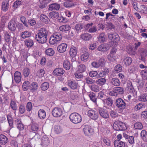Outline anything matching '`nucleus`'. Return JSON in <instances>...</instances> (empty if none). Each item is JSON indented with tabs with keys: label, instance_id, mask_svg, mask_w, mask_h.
Wrapping results in <instances>:
<instances>
[{
	"label": "nucleus",
	"instance_id": "nucleus-57",
	"mask_svg": "<svg viewBox=\"0 0 147 147\" xmlns=\"http://www.w3.org/2000/svg\"><path fill=\"white\" fill-rule=\"evenodd\" d=\"M25 108L24 105L21 104L19 107V112L21 114L24 113L25 111Z\"/></svg>",
	"mask_w": 147,
	"mask_h": 147
},
{
	"label": "nucleus",
	"instance_id": "nucleus-1",
	"mask_svg": "<svg viewBox=\"0 0 147 147\" xmlns=\"http://www.w3.org/2000/svg\"><path fill=\"white\" fill-rule=\"evenodd\" d=\"M48 31L45 28H41L38 30L36 37V40L39 43H44L47 40Z\"/></svg>",
	"mask_w": 147,
	"mask_h": 147
},
{
	"label": "nucleus",
	"instance_id": "nucleus-32",
	"mask_svg": "<svg viewBox=\"0 0 147 147\" xmlns=\"http://www.w3.org/2000/svg\"><path fill=\"white\" fill-rule=\"evenodd\" d=\"M114 146L115 147H125V143L120 141H115L114 142Z\"/></svg>",
	"mask_w": 147,
	"mask_h": 147
},
{
	"label": "nucleus",
	"instance_id": "nucleus-13",
	"mask_svg": "<svg viewBox=\"0 0 147 147\" xmlns=\"http://www.w3.org/2000/svg\"><path fill=\"white\" fill-rule=\"evenodd\" d=\"M16 20L15 19H12L8 24L9 29L12 31L16 30Z\"/></svg>",
	"mask_w": 147,
	"mask_h": 147
},
{
	"label": "nucleus",
	"instance_id": "nucleus-26",
	"mask_svg": "<svg viewBox=\"0 0 147 147\" xmlns=\"http://www.w3.org/2000/svg\"><path fill=\"white\" fill-rule=\"evenodd\" d=\"M38 115L40 119H43L46 117V113L45 111L43 109H40L38 111Z\"/></svg>",
	"mask_w": 147,
	"mask_h": 147
},
{
	"label": "nucleus",
	"instance_id": "nucleus-58",
	"mask_svg": "<svg viewBox=\"0 0 147 147\" xmlns=\"http://www.w3.org/2000/svg\"><path fill=\"white\" fill-rule=\"evenodd\" d=\"M30 72V71L29 69L27 68H25L23 70V74L25 77H28Z\"/></svg>",
	"mask_w": 147,
	"mask_h": 147
},
{
	"label": "nucleus",
	"instance_id": "nucleus-31",
	"mask_svg": "<svg viewBox=\"0 0 147 147\" xmlns=\"http://www.w3.org/2000/svg\"><path fill=\"white\" fill-rule=\"evenodd\" d=\"M139 53L141 57V59H143L147 55V51L145 49H142L140 50Z\"/></svg>",
	"mask_w": 147,
	"mask_h": 147
},
{
	"label": "nucleus",
	"instance_id": "nucleus-48",
	"mask_svg": "<svg viewBox=\"0 0 147 147\" xmlns=\"http://www.w3.org/2000/svg\"><path fill=\"white\" fill-rule=\"evenodd\" d=\"M142 79L144 80L147 79V70H142L140 72Z\"/></svg>",
	"mask_w": 147,
	"mask_h": 147
},
{
	"label": "nucleus",
	"instance_id": "nucleus-47",
	"mask_svg": "<svg viewBox=\"0 0 147 147\" xmlns=\"http://www.w3.org/2000/svg\"><path fill=\"white\" fill-rule=\"evenodd\" d=\"M30 82L28 81H25L22 85L23 89L24 91H26L28 88Z\"/></svg>",
	"mask_w": 147,
	"mask_h": 147
},
{
	"label": "nucleus",
	"instance_id": "nucleus-4",
	"mask_svg": "<svg viewBox=\"0 0 147 147\" xmlns=\"http://www.w3.org/2000/svg\"><path fill=\"white\" fill-rule=\"evenodd\" d=\"M71 121L74 123H78L82 120L81 116L78 113H71L69 116Z\"/></svg>",
	"mask_w": 147,
	"mask_h": 147
},
{
	"label": "nucleus",
	"instance_id": "nucleus-56",
	"mask_svg": "<svg viewBox=\"0 0 147 147\" xmlns=\"http://www.w3.org/2000/svg\"><path fill=\"white\" fill-rule=\"evenodd\" d=\"M111 116L113 118H115L118 116L117 113L115 111L112 110L110 112Z\"/></svg>",
	"mask_w": 147,
	"mask_h": 147
},
{
	"label": "nucleus",
	"instance_id": "nucleus-34",
	"mask_svg": "<svg viewBox=\"0 0 147 147\" xmlns=\"http://www.w3.org/2000/svg\"><path fill=\"white\" fill-rule=\"evenodd\" d=\"M40 20L46 24L48 23L49 22V20L46 15L42 14L40 16Z\"/></svg>",
	"mask_w": 147,
	"mask_h": 147
},
{
	"label": "nucleus",
	"instance_id": "nucleus-12",
	"mask_svg": "<svg viewBox=\"0 0 147 147\" xmlns=\"http://www.w3.org/2000/svg\"><path fill=\"white\" fill-rule=\"evenodd\" d=\"M109 38L111 40L117 42L119 40V37L118 34L116 33H109L108 34Z\"/></svg>",
	"mask_w": 147,
	"mask_h": 147
},
{
	"label": "nucleus",
	"instance_id": "nucleus-14",
	"mask_svg": "<svg viewBox=\"0 0 147 147\" xmlns=\"http://www.w3.org/2000/svg\"><path fill=\"white\" fill-rule=\"evenodd\" d=\"M64 70L63 68H59L55 69L53 72V74L55 76H60L64 73Z\"/></svg>",
	"mask_w": 147,
	"mask_h": 147
},
{
	"label": "nucleus",
	"instance_id": "nucleus-63",
	"mask_svg": "<svg viewBox=\"0 0 147 147\" xmlns=\"http://www.w3.org/2000/svg\"><path fill=\"white\" fill-rule=\"evenodd\" d=\"M107 58L110 61H113L115 60V55L110 53L108 55Z\"/></svg>",
	"mask_w": 147,
	"mask_h": 147
},
{
	"label": "nucleus",
	"instance_id": "nucleus-11",
	"mask_svg": "<svg viewBox=\"0 0 147 147\" xmlns=\"http://www.w3.org/2000/svg\"><path fill=\"white\" fill-rule=\"evenodd\" d=\"M99 112L100 115L103 118L107 119L109 117V114L106 110L101 109H99Z\"/></svg>",
	"mask_w": 147,
	"mask_h": 147
},
{
	"label": "nucleus",
	"instance_id": "nucleus-23",
	"mask_svg": "<svg viewBox=\"0 0 147 147\" xmlns=\"http://www.w3.org/2000/svg\"><path fill=\"white\" fill-rule=\"evenodd\" d=\"M98 50L101 51H106L109 49L107 45L105 44H102L100 45L98 48Z\"/></svg>",
	"mask_w": 147,
	"mask_h": 147
},
{
	"label": "nucleus",
	"instance_id": "nucleus-43",
	"mask_svg": "<svg viewBox=\"0 0 147 147\" xmlns=\"http://www.w3.org/2000/svg\"><path fill=\"white\" fill-rule=\"evenodd\" d=\"M4 38L6 42L8 43L11 42V36L8 33L6 32L5 34Z\"/></svg>",
	"mask_w": 147,
	"mask_h": 147
},
{
	"label": "nucleus",
	"instance_id": "nucleus-60",
	"mask_svg": "<svg viewBox=\"0 0 147 147\" xmlns=\"http://www.w3.org/2000/svg\"><path fill=\"white\" fill-rule=\"evenodd\" d=\"M90 88L94 92H97L99 90V87L94 84L91 85Z\"/></svg>",
	"mask_w": 147,
	"mask_h": 147
},
{
	"label": "nucleus",
	"instance_id": "nucleus-64",
	"mask_svg": "<svg viewBox=\"0 0 147 147\" xmlns=\"http://www.w3.org/2000/svg\"><path fill=\"white\" fill-rule=\"evenodd\" d=\"M20 19L24 24L26 27H28V25L26 23L27 20L25 18L24 16H21L20 17Z\"/></svg>",
	"mask_w": 147,
	"mask_h": 147
},
{
	"label": "nucleus",
	"instance_id": "nucleus-3",
	"mask_svg": "<svg viewBox=\"0 0 147 147\" xmlns=\"http://www.w3.org/2000/svg\"><path fill=\"white\" fill-rule=\"evenodd\" d=\"M113 128L116 130H125L127 128L125 123L119 121H115L113 125Z\"/></svg>",
	"mask_w": 147,
	"mask_h": 147
},
{
	"label": "nucleus",
	"instance_id": "nucleus-62",
	"mask_svg": "<svg viewBox=\"0 0 147 147\" xmlns=\"http://www.w3.org/2000/svg\"><path fill=\"white\" fill-rule=\"evenodd\" d=\"M31 129L34 131H37L38 129V126L37 124H33L32 125Z\"/></svg>",
	"mask_w": 147,
	"mask_h": 147
},
{
	"label": "nucleus",
	"instance_id": "nucleus-44",
	"mask_svg": "<svg viewBox=\"0 0 147 147\" xmlns=\"http://www.w3.org/2000/svg\"><path fill=\"white\" fill-rule=\"evenodd\" d=\"M54 131L56 133L58 134L62 132V129L60 126L55 125L54 128Z\"/></svg>",
	"mask_w": 147,
	"mask_h": 147
},
{
	"label": "nucleus",
	"instance_id": "nucleus-42",
	"mask_svg": "<svg viewBox=\"0 0 147 147\" xmlns=\"http://www.w3.org/2000/svg\"><path fill=\"white\" fill-rule=\"evenodd\" d=\"M138 100L140 101L146 102L147 101V94H142L139 96Z\"/></svg>",
	"mask_w": 147,
	"mask_h": 147
},
{
	"label": "nucleus",
	"instance_id": "nucleus-16",
	"mask_svg": "<svg viewBox=\"0 0 147 147\" xmlns=\"http://www.w3.org/2000/svg\"><path fill=\"white\" fill-rule=\"evenodd\" d=\"M14 79L15 82L18 83L20 82L21 80L22 75L20 72L16 71L14 74Z\"/></svg>",
	"mask_w": 147,
	"mask_h": 147
},
{
	"label": "nucleus",
	"instance_id": "nucleus-33",
	"mask_svg": "<svg viewBox=\"0 0 147 147\" xmlns=\"http://www.w3.org/2000/svg\"><path fill=\"white\" fill-rule=\"evenodd\" d=\"M45 53L47 55L52 56L55 54V51L52 48H49L46 50Z\"/></svg>",
	"mask_w": 147,
	"mask_h": 147
},
{
	"label": "nucleus",
	"instance_id": "nucleus-22",
	"mask_svg": "<svg viewBox=\"0 0 147 147\" xmlns=\"http://www.w3.org/2000/svg\"><path fill=\"white\" fill-rule=\"evenodd\" d=\"M77 49L74 47H71L70 49L69 54L71 57H75L77 53Z\"/></svg>",
	"mask_w": 147,
	"mask_h": 147
},
{
	"label": "nucleus",
	"instance_id": "nucleus-38",
	"mask_svg": "<svg viewBox=\"0 0 147 147\" xmlns=\"http://www.w3.org/2000/svg\"><path fill=\"white\" fill-rule=\"evenodd\" d=\"M142 138L145 142H147V133L145 130H142L140 134Z\"/></svg>",
	"mask_w": 147,
	"mask_h": 147
},
{
	"label": "nucleus",
	"instance_id": "nucleus-18",
	"mask_svg": "<svg viewBox=\"0 0 147 147\" xmlns=\"http://www.w3.org/2000/svg\"><path fill=\"white\" fill-rule=\"evenodd\" d=\"M60 7V5L59 4L54 3L49 5L48 9L50 11L58 10Z\"/></svg>",
	"mask_w": 147,
	"mask_h": 147
},
{
	"label": "nucleus",
	"instance_id": "nucleus-8",
	"mask_svg": "<svg viewBox=\"0 0 147 147\" xmlns=\"http://www.w3.org/2000/svg\"><path fill=\"white\" fill-rule=\"evenodd\" d=\"M67 85L73 90L77 89L79 86L76 82L71 80H69L67 81Z\"/></svg>",
	"mask_w": 147,
	"mask_h": 147
},
{
	"label": "nucleus",
	"instance_id": "nucleus-40",
	"mask_svg": "<svg viewBox=\"0 0 147 147\" xmlns=\"http://www.w3.org/2000/svg\"><path fill=\"white\" fill-rule=\"evenodd\" d=\"M49 87V84L47 82L42 83L40 86L41 89L43 91H45L48 89Z\"/></svg>",
	"mask_w": 147,
	"mask_h": 147
},
{
	"label": "nucleus",
	"instance_id": "nucleus-9",
	"mask_svg": "<svg viewBox=\"0 0 147 147\" xmlns=\"http://www.w3.org/2000/svg\"><path fill=\"white\" fill-rule=\"evenodd\" d=\"M67 45L65 43H62L59 45L57 47V51L60 53H64L66 50Z\"/></svg>",
	"mask_w": 147,
	"mask_h": 147
},
{
	"label": "nucleus",
	"instance_id": "nucleus-10",
	"mask_svg": "<svg viewBox=\"0 0 147 147\" xmlns=\"http://www.w3.org/2000/svg\"><path fill=\"white\" fill-rule=\"evenodd\" d=\"M116 104L117 106L119 109H124L125 106V104L124 101L121 98H119L116 100Z\"/></svg>",
	"mask_w": 147,
	"mask_h": 147
},
{
	"label": "nucleus",
	"instance_id": "nucleus-30",
	"mask_svg": "<svg viewBox=\"0 0 147 147\" xmlns=\"http://www.w3.org/2000/svg\"><path fill=\"white\" fill-rule=\"evenodd\" d=\"M110 82L111 84L116 86H118L120 84L119 80L117 78H112Z\"/></svg>",
	"mask_w": 147,
	"mask_h": 147
},
{
	"label": "nucleus",
	"instance_id": "nucleus-2",
	"mask_svg": "<svg viewBox=\"0 0 147 147\" xmlns=\"http://www.w3.org/2000/svg\"><path fill=\"white\" fill-rule=\"evenodd\" d=\"M62 39L61 34L59 33L53 34L50 38L49 42L51 45H53L60 41Z\"/></svg>",
	"mask_w": 147,
	"mask_h": 147
},
{
	"label": "nucleus",
	"instance_id": "nucleus-51",
	"mask_svg": "<svg viewBox=\"0 0 147 147\" xmlns=\"http://www.w3.org/2000/svg\"><path fill=\"white\" fill-rule=\"evenodd\" d=\"M78 72L82 73L86 69V67L84 65H80L78 67Z\"/></svg>",
	"mask_w": 147,
	"mask_h": 147
},
{
	"label": "nucleus",
	"instance_id": "nucleus-50",
	"mask_svg": "<svg viewBox=\"0 0 147 147\" xmlns=\"http://www.w3.org/2000/svg\"><path fill=\"white\" fill-rule=\"evenodd\" d=\"M115 88L117 94H123L124 92L123 89L122 87H118Z\"/></svg>",
	"mask_w": 147,
	"mask_h": 147
},
{
	"label": "nucleus",
	"instance_id": "nucleus-15",
	"mask_svg": "<svg viewBox=\"0 0 147 147\" xmlns=\"http://www.w3.org/2000/svg\"><path fill=\"white\" fill-rule=\"evenodd\" d=\"M83 131L85 135L87 136H89L92 133V130L90 126L88 125H86L83 129Z\"/></svg>",
	"mask_w": 147,
	"mask_h": 147
},
{
	"label": "nucleus",
	"instance_id": "nucleus-55",
	"mask_svg": "<svg viewBox=\"0 0 147 147\" xmlns=\"http://www.w3.org/2000/svg\"><path fill=\"white\" fill-rule=\"evenodd\" d=\"M127 52L130 55H133L136 54L135 51L133 50V48L130 46H129L127 47Z\"/></svg>",
	"mask_w": 147,
	"mask_h": 147
},
{
	"label": "nucleus",
	"instance_id": "nucleus-7",
	"mask_svg": "<svg viewBox=\"0 0 147 147\" xmlns=\"http://www.w3.org/2000/svg\"><path fill=\"white\" fill-rule=\"evenodd\" d=\"M80 53L81 59L82 61L85 62L87 61L89 56V53L85 51L84 48L81 49Z\"/></svg>",
	"mask_w": 147,
	"mask_h": 147
},
{
	"label": "nucleus",
	"instance_id": "nucleus-35",
	"mask_svg": "<svg viewBox=\"0 0 147 147\" xmlns=\"http://www.w3.org/2000/svg\"><path fill=\"white\" fill-rule=\"evenodd\" d=\"M31 35L30 32L28 31H25L21 33V36L23 38H25L29 37Z\"/></svg>",
	"mask_w": 147,
	"mask_h": 147
},
{
	"label": "nucleus",
	"instance_id": "nucleus-39",
	"mask_svg": "<svg viewBox=\"0 0 147 147\" xmlns=\"http://www.w3.org/2000/svg\"><path fill=\"white\" fill-rule=\"evenodd\" d=\"M89 96L90 99V100L96 103V98L95 93L93 92L89 93Z\"/></svg>",
	"mask_w": 147,
	"mask_h": 147
},
{
	"label": "nucleus",
	"instance_id": "nucleus-49",
	"mask_svg": "<svg viewBox=\"0 0 147 147\" xmlns=\"http://www.w3.org/2000/svg\"><path fill=\"white\" fill-rule=\"evenodd\" d=\"M49 142V138L47 137H43L42 139V144L43 145H47Z\"/></svg>",
	"mask_w": 147,
	"mask_h": 147
},
{
	"label": "nucleus",
	"instance_id": "nucleus-21",
	"mask_svg": "<svg viewBox=\"0 0 147 147\" xmlns=\"http://www.w3.org/2000/svg\"><path fill=\"white\" fill-rule=\"evenodd\" d=\"M51 0H39L40 4L39 7L41 8L42 9L45 7L47 4L49 3Z\"/></svg>",
	"mask_w": 147,
	"mask_h": 147
},
{
	"label": "nucleus",
	"instance_id": "nucleus-53",
	"mask_svg": "<svg viewBox=\"0 0 147 147\" xmlns=\"http://www.w3.org/2000/svg\"><path fill=\"white\" fill-rule=\"evenodd\" d=\"M144 107V104L142 103H139L134 107V109L135 111L140 110Z\"/></svg>",
	"mask_w": 147,
	"mask_h": 147
},
{
	"label": "nucleus",
	"instance_id": "nucleus-37",
	"mask_svg": "<svg viewBox=\"0 0 147 147\" xmlns=\"http://www.w3.org/2000/svg\"><path fill=\"white\" fill-rule=\"evenodd\" d=\"M123 62L126 65H129L131 64L132 62V59L130 57H127L124 59Z\"/></svg>",
	"mask_w": 147,
	"mask_h": 147
},
{
	"label": "nucleus",
	"instance_id": "nucleus-5",
	"mask_svg": "<svg viewBox=\"0 0 147 147\" xmlns=\"http://www.w3.org/2000/svg\"><path fill=\"white\" fill-rule=\"evenodd\" d=\"M62 109L60 108L55 107L52 111V114L55 117H60L63 114Z\"/></svg>",
	"mask_w": 147,
	"mask_h": 147
},
{
	"label": "nucleus",
	"instance_id": "nucleus-61",
	"mask_svg": "<svg viewBox=\"0 0 147 147\" xmlns=\"http://www.w3.org/2000/svg\"><path fill=\"white\" fill-rule=\"evenodd\" d=\"M105 59L103 58H100L98 61V63L100 66H103L104 65L105 63Z\"/></svg>",
	"mask_w": 147,
	"mask_h": 147
},
{
	"label": "nucleus",
	"instance_id": "nucleus-17",
	"mask_svg": "<svg viewBox=\"0 0 147 147\" xmlns=\"http://www.w3.org/2000/svg\"><path fill=\"white\" fill-rule=\"evenodd\" d=\"M9 3L8 1H5L2 2L1 9L4 12L7 11L9 8Z\"/></svg>",
	"mask_w": 147,
	"mask_h": 147
},
{
	"label": "nucleus",
	"instance_id": "nucleus-28",
	"mask_svg": "<svg viewBox=\"0 0 147 147\" xmlns=\"http://www.w3.org/2000/svg\"><path fill=\"white\" fill-rule=\"evenodd\" d=\"M92 36L88 33H85L81 35V37L84 40H89L92 38Z\"/></svg>",
	"mask_w": 147,
	"mask_h": 147
},
{
	"label": "nucleus",
	"instance_id": "nucleus-36",
	"mask_svg": "<svg viewBox=\"0 0 147 147\" xmlns=\"http://www.w3.org/2000/svg\"><path fill=\"white\" fill-rule=\"evenodd\" d=\"M106 38L105 35L104 33H102L100 34L98 38V41L100 43L104 42Z\"/></svg>",
	"mask_w": 147,
	"mask_h": 147
},
{
	"label": "nucleus",
	"instance_id": "nucleus-20",
	"mask_svg": "<svg viewBox=\"0 0 147 147\" xmlns=\"http://www.w3.org/2000/svg\"><path fill=\"white\" fill-rule=\"evenodd\" d=\"M10 108L13 110L16 111L17 110L18 107L16 101L15 99H12L10 102Z\"/></svg>",
	"mask_w": 147,
	"mask_h": 147
},
{
	"label": "nucleus",
	"instance_id": "nucleus-6",
	"mask_svg": "<svg viewBox=\"0 0 147 147\" xmlns=\"http://www.w3.org/2000/svg\"><path fill=\"white\" fill-rule=\"evenodd\" d=\"M88 115L90 118L94 120L97 119L98 117V112L93 109L90 110L88 111Z\"/></svg>",
	"mask_w": 147,
	"mask_h": 147
},
{
	"label": "nucleus",
	"instance_id": "nucleus-52",
	"mask_svg": "<svg viewBox=\"0 0 147 147\" xmlns=\"http://www.w3.org/2000/svg\"><path fill=\"white\" fill-rule=\"evenodd\" d=\"M106 80L104 78H102L96 80V82L100 85H104L105 83Z\"/></svg>",
	"mask_w": 147,
	"mask_h": 147
},
{
	"label": "nucleus",
	"instance_id": "nucleus-41",
	"mask_svg": "<svg viewBox=\"0 0 147 147\" xmlns=\"http://www.w3.org/2000/svg\"><path fill=\"white\" fill-rule=\"evenodd\" d=\"M25 44L28 47H32L34 44L33 40L31 39H26L24 41Z\"/></svg>",
	"mask_w": 147,
	"mask_h": 147
},
{
	"label": "nucleus",
	"instance_id": "nucleus-45",
	"mask_svg": "<svg viewBox=\"0 0 147 147\" xmlns=\"http://www.w3.org/2000/svg\"><path fill=\"white\" fill-rule=\"evenodd\" d=\"M102 102L104 103H106L107 105L111 106L113 103V101L110 98H108L105 100H103Z\"/></svg>",
	"mask_w": 147,
	"mask_h": 147
},
{
	"label": "nucleus",
	"instance_id": "nucleus-59",
	"mask_svg": "<svg viewBox=\"0 0 147 147\" xmlns=\"http://www.w3.org/2000/svg\"><path fill=\"white\" fill-rule=\"evenodd\" d=\"M131 3L134 8L136 11L138 10V3L135 0H131Z\"/></svg>",
	"mask_w": 147,
	"mask_h": 147
},
{
	"label": "nucleus",
	"instance_id": "nucleus-19",
	"mask_svg": "<svg viewBox=\"0 0 147 147\" xmlns=\"http://www.w3.org/2000/svg\"><path fill=\"white\" fill-rule=\"evenodd\" d=\"M38 85L36 82H33L29 85V88L31 92H32L36 91L38 87Z\"/></svg>",
	"mask_w": 147,
	"mask_h": 147
},
{
	"label": "nucleus",
	"instance_id": "nucleus-54",
	"mask_svg": "<svg viewBox=\"0 0 147 147\" xmlns=\"http://www.w3.org/2000/svg\"><path fill=\"white\" fill-rule=\"evenodd\" d=\"M22 4V2L19 1H16L13 4V6L14 9H16Z\"/></svg>",
	"mask_w": 147,
	"mask_h": 147
},
{
	"label": "nucleus",
	"instance_id": "nucleus-25",
	"mask_svg": "<svg viewBox=\"0 0 147 147\" xmlns=\"http://www.w3.org/2000/svg\"><path fill=\"white\" fill-rule=\"evenodd\" d=\"M8 139L5 135L3 134L0 135V143L1 144L5 145L7 142Z\"/></svg>",
	"mask_w": 147,
	"mask_h": 147
},
{
	"label": "nucleus",
	"instance_id": "nucleus-46",
	"mask_svg": "<svg viewBox=\"0 0 147 147\" xmlns=\"http://www.w3.org/2000/svg\"><path fill=\"white\" fill-rule=\"evenodd\" d=\"M134 126L135 129L139 130L142 129L143 127L142 124L140 122L136 123L134 124Z\"/></svg>",
	"mask_w": 147,
	"mask_h": 147
},
{
	"label": "nucleus",
	"instance_id": "nucleus-29",
	"mask_svg": "<svg viewBox=\"0 0 147 147\" xmlns=\"http://www.w3.org/2000/svg\"><path fill=\"white\" fill-rule=\"evenodd\" d=\"M49 17L53 19H57L59 17V14L57 12L52 11L49 13Z\"/></svg>",
	"mask_w": 147,
	"mask_h": 147
},
{
	"label": "nucleus",
	"instance_id": "nucleus-24",
	"mask_svg": "<svg viewBox=\"0 0 147 147\" xmlns=\"http://www.w3.org/2000/svg\"><path fill=\"white\" fill-rule=\"evenodd\" d=\"M71 29L70 26L69 25H64L59 27V30L62 32H66L69 31Z\"/></svg>",
	"mask_w": 147,
	"mask_h": 147
},
{
	"label": "nucleus",
	"instance_id": "nucleus-27",
	"mask_svg": "<svg viewBox=\"0 0 147 147\" xmlns=\"http://www.w3.org/2000/svg\"><path fill=\"white\" fill-rule=\"evenodd\" d=\"M64 68L66 70H69L71 67V64L69 61L66 59L64 61L63 63Z\"/></svg>",
	"mask_w": 147,
	"mask_h": 147
}]
</instances>
